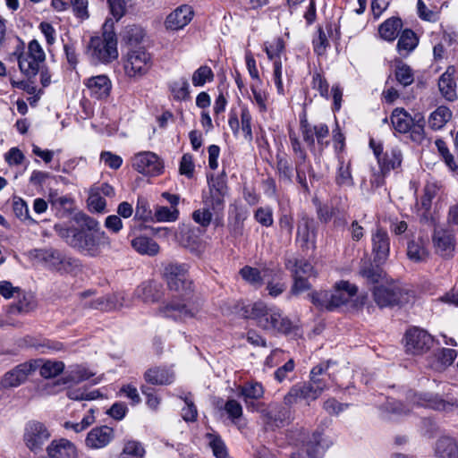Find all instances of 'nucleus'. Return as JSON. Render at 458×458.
Returning <instances> with one entry per match:
<instances>
[{
	"mask_svg": "<svg viewBox=\"0 0 458 458\" xmlns=\"http://www.w3.org/2000/svg\"><path fill=\"white\" fill-rule=\"evenodd\" d=\"M192 17L191 7L187 4L181 5L166 17L165 27L173 30H181L191 21Z\"/></svg>",
	"mask_w": 458,
	"mask_h": 458,
	"instance_id": "nucleus-24",
	"label": "nucleus"
},
{
	"mask_svg": "<svg viewBox=\"0 0 458 458\" xmlns=\"http://www.w3.org/2000/svg\"><path fill=\"white\" fill-rule=\"evenodd\" d=\"M451 117V110L445 106H441L431 113L428 118V124L433 130H440L445 125Z\"/></svg>",
	"mask_w": 458,
	"mask_h": 458,
	"instance_id": "nucleus-45",
	"label": "nucleus"
},
{
	"mask_svg": "<svg viewBox=\"0 0 458 458\" xmlns=\"http://www.w3.org/2000/svg\"><path fill=\"white\" fill-rule=\"evenodd\" d=\"M169 91L176 101L187 100L190 98V85L184 77L174 80L169 83Z\"/></svg>",
	"mask_w": 458,
	"mask_h": 458,
	"instance_id": "nucleus-42",
	"label": "nucleus"
},
{
	"mask_svg": "<svg viewBox=\"0 0 458 458\" xmlns=\"http://www.w3.org/2000/svg\"><path fill=\"white\" fill-rule=\"evenodd\" d=\"M144 454V447L140 442L135 440L127 441L122 453L123 458H141Z\"/></svg>",
	"mask_w": 458,
	"mask_h": 458,
	"instance_id": "nucleus-55",
	"label": "nucleus"
},
{
	"mask_svg": "<svg viewBox=\"0 0 458 458\" xmlns=\"http://www.w3.org/2000/svg\"><path fill=\"white\" fill-rule=\"evenodd\" d=\"M206 438L208 446L212 449L213 454L216 458H226L228 456L227 448L222 438L214 433H207Z\"/></svg>",
	"mask_w": 458,
	"mask_h": 458,
	"instance_id": "nucleus-50",
	"label": "nucleus"
},
{
	"mask_svg": "<svg viewBox=\"0 0 458 458\" xmlns=\"http://www.w3.org/2000/svg\"><path fill=\"white\" fill-rule=\"evenodd\" d=\"M260 328L272 333L289 334L293 328V323L284 317L280 310H277L275 316L270 315V320L263 318L260 321Z\"/></svg>",
	"mask_w": 458,
	"mask_h": 458,
	"instance_id": "nucleus-25",
	"label": "nucleus"
},
{
	"mask_svg": "<svg viewBox=\"0 0 458 458\" xmlns=\"http://www.w3.org/2000/svg\"><path fill=\"white\" fill-rule=\"evenodd\" d=\"M322 393L316 389L311 383H302L293 386L288 394L284 396V403L286 405H293L301 401H305L307 403L316 400Z\"/></svg>",
	"mask_w": 458,
	"mask_h": 458,
	"instance_id": "nucleus-15",
	"label": "nucleus"
},
{
	"mask_svg": "<svg viewBox=\"0 0 458 458\" xmlns=\"http://www.w3.org/2000/svg\"><path fill=\"white\" fill-rule=\"evenodd\" d=\"M94 375L95 373L89 371L87 368L81 365H74L70 367L64 383H80L90 378Z\"/></svg>",
	"mask_w": 458,
	"mask_h": 458,
	"instance_id": "nucleus-46",
	"label": "nucleus"
},
{
	"mask_svg": "<svg viewBox=\"0 0 458 458\" xmlns=\"http://www.w3.org/2000/svg\"><path fill=\"white\" fill-rule=\"evenodd\" d=\"M330 291L314 292L310 294L311 302L320 310H334L333 303L330 299Z\"/></svg>",
	"mask_w": 458,
	"mask_h": 458,
	"instance_id": "nucleus-52",
	"label": "nucleus"
},
{
	"mask_svg": "<svg viewBox=\"0 0 458 458\" xmlns=\"http://www.w3.org/2000/svg\"><path fill=\"white\" fill-rule=\"evenodd\" d=\"M403 22L400 18L392 17L385 21L378 29L380 37L387 41H393L396 38Z\"/></svg>",
	"mask_w": 458,
	"mask_h": 458,
	"instance_id": "nucleus-39",
	"label": "nucleus"
},
{
	"mask_svg": "<svg viewBox=\"0 0 458 458\" xmlns=\"http://www.w3.org/2000/svg\"><path fill=\"white\" fill-rule=\"evenodd\" d=\"M54 229L66 243L87 256L97 257L102 249L110 246V239L105 232L87 233L84 229L61 225H55Z\"/></svg>",
	"mask_w": 458,
	"mask_h": 458,
	"instance_id": "nucleus-2",
	"label": "nucleus"
},
{
	"mask_svg": "<svg viewBox=\"0 0 458 458\" xmlns=\"http://www.w3.org/2000/svg\"><path fill=\"white\" fill-rule=\"evenodd\" d=\"M262 413L265 424L272 428L284 427L291 418L290 410L279 404L269 405Z\"/></svg>",
	"mask_w": 458,
	"mask_h": 458,
	"instance_id": "nucleus-16",
	"label": "nucleus"
},
{
	"mask_svg": "<svg viewBox=\"0 0 458 458\" xmlns=\"http://www.w3.org/2000/svg\"><path fill=\"white\" fill-rule=\"evenodd\" d=\"M13 210L14 215L21 221H30L35 223L30 216L29 208L26 202L20 197L13 199Z\"/></svg>",
	"mask_w": 458,
	"mask_h": 458,
	"instance_id": "nucleus-56",
	"label": "nucleus"
},
{
	"mask_svg": "<svg viewBox=\"0 0 458 458\" xmlns=\"http://www.w3.org/2000/svg\"><path fill=\"white\" fill-rule=\"evenodd\" d=\"M47 458H79L76 445L66 438L54 439L47 447Z\"/></svg>",
	"mask_w": 458,
	"mask_h": 458,
	"instance_id": "nucleus-17",
	"label": "nucleus"
},
{
	"mask_svg": "<svg viewBox=\"0 0 458 458\" xmlns=\"http://www.w3.org/2000/svg\"><path fill=\"white\" fill-rule=\"evenodd\" d=\"M413 122L414 117H411L403 108H395L392 113V125L400 133L410 131Z\"/></svg>",
	"mask_w": 458,
	"mask_h": 458,
	"instance_id": "nucleus-37",
	"label": "nucleus"
},
{
	"mask_svg": "<svg viewBox=\"0 0 458 458\" xmlns=\"http://www.w3.org/2000/svg\"><path fill=\"white\" fill-rule=\"evenodd\" d=\"M135 217L143 221H148L152 218V211L148 200L144 197L138 198L135 208Z\"/></svg>",
	"mask_w": 458,
	"mask_h": 458,
	"instance_id": "nucleus-60",
	"label": "nucleus"
},
{
	"mask_svg": "<svg viewBox=\"0 0 458 458\" xmlns=\"http://www.w3.org/2000/svg\"><path fill=\"white\" fill-rule=\"evenodd\" d=\"M38 361H29L17 365L4 374L1 380L3 388H13L23 384L37 369Z\"/></svg>",
	"mask_w": 458,
	"mask_h": 458,
	"instance_id": "nucleus-13",
	"label": "nucleus"
},
{
	"mask_svg": "<svg viewBox=\"0 0 458 458\" xmlns=\"http://www.w3.org/2000/svg\"><path fill=\"white\" fill-rule=\"evenodd\" d=\"M38 362V369H39V374L45 378H52L57 377L64 369V363L60 360H35Z\"/></svg>",
	"mask_w": 458,
	"mask_h": 458,
	"instance_id": "nucleus-40",
	"label": "nucleus"
},
{
	"mask_svg": "<svg viewBox=\"0 0 458 458\" xmlns=\"http://www.w3.org/2000/svg\"><path fill=\"white\" fill-rule=\"evenodd\" d=\"M114 437V430L107 426L92 428L85 439L86 445L91 449H99L106 446Z\"/></svg>",
	"mask_w": 458,
	"mask_h": 458,
	"instance_id": "nucleus-23",
	"label": "nucleus"
},
{
	"mask_svg": "<svg viewBox=\"0 0 458 458\" xmlns=\"http://www.w3.org/2000/svg\"><path fill=\"white\" fill-rule=\"evenodd\" d=\"M189 267L185 263H168L164 268V277L171 291L178 293L182 297V301L174 299L159 308V313L174 320H184L192 318L195 312L185 303L186 298L192 292L191 281L188 277Z\"/></svg>",
	"mask_w": 458,
	"mask_h": 458,
	"instance_id": "nucleus-1",
	"label": "nucleus"
},
{
	"mask_svg": "<svg viewBox=\"0 0 458 458\" xmlns=\"http://www.w3.org/2000/svg\"><path fill=\"white\" fill-rule=\"evenodd\" d=\"M335 182L341 187H352L353 185L350 162L339 161Z\"/></svg>",
	"mask_w": 458,
	"mask_h": 458,
	"instance_id": "nucleus-48",
	"label": "nucleus"
},
{
	"mask_svg": "<svg viewBox=\"0 0 458 458\" xmlns=\"http://www.w3.org/2000/svg\"><path fill=\"white\" fill-rule=\"evenodd\" d=\"M136 295L144 302H154L161 297V285L155 281L142 283L136 290Z\"/></svg>",
	"mask_w": 458,
	"mask_h": 458,
	"instance_id": "nucleus-33",
	"label": "nucleus"
},
{
	"mask_svg": "<svg viewBox=\"0 0 458 458\" xmlns=\"http://www.w3.org/2000/svg\"><path fill=\"white\" fill-rule=\"evenodd\" d=\"M20 71L29 79L34 78L44 66V62L32 59L30 55L21 53L17 55Z\"/></svg>",
	"mask_w": 458,
	"mask_h": 458,
	"instance_id": "nucleus-36",
	"label": "nucleus"
},
{
	"mask_svg": "<svg viewBox=\"0 0 458 458\" xmlns=\"http://www.w3.org/2000/svg\"><path fill=\"white\" fill-rule=\"evenodd\" d=\"M277 310V308L268 307L263 302H255L252 305L246 306L243 309V316L246 318L255 320L257 326L260 327V321L263 318H267V321H269L270 315H273L274 317Z\"/></svg>",
	"mask_w": 458,
	"mask_h": 458,
	"instance_id": "nucleus-27",
	"label": "nucleus"
},
{
	"mask_svg": "<svg viewBox=\"0 0 458 458\" xmlns=\"http://www.w3.org/2000/svg\"><path fill=\"white\" fill-rule=\"evenodd\" d=\"M124 72L130 78H140L150 70L152 66L151 55L143 47L128 51L124 60Z\"/></svg>",
	"mask_w": 458,
	"mask_h": 458,
	"instance_id": "nucleus-7",
	"label": "nucleus"
},
{
	"mask_svg": "<svg viewBox=\"0 0 458 458\" xmlns=\"http://www.w3.org/2000/svg\"><path fill=\"white\" fill-rule=\"evenodd\" d=\"M290 141L293 151L295 155V170L297 182L301 184L302 189L306 191H309V186L306 179V172L313 175V168L311 165L307 162L308 157L306 151L301 148L299 139L294 133H290Z\"/></svg>",
	"mask_w": 458,
	"mask_h": 458,
	"instance_id": "nucleus-10",
	"label": "nucleus"
},
{
	"mask_svg": "<svg viewBox=\"0 0 458 458\" xmlns=\"http://www.w3.org/2000/svg\"><path fill=\"white\" fill-rule=\"evenodd\" d=\"M418 45L416 34L411 30H404L397 42V51L401 55H407Z\"/></svg>",
	"mask_w": 458,
	"mask_h": 458,
	"instance_id": "nucleus-43",
	"label": "nucleus"
},
{
	"mask_svg": "<svg viewBox=\"0 0 458 458\" xmlns=\"http://www.w3.org/2000/svg\"><path fill=\"white\" fill-rule=\"evenodd\" d=\"M144 378L146 382L151 385H169L174 380V374L167 368L154 367L145 372Z\"/></svg>",
	"mask_w": 458,
	"mask_h": 458,
	"instance_id": "nucleus-30",
	"label": "nucleus"
},
{
	"mask_svg": "<svg viewBox=\"0 0 458 458\" xmlns=\"http://www.w3.org/2000/svg\"><path fill=\"white\" fill-rule=\"evenodd\" d=\"M371 240L374 263H385L390 251V239L387 233L381 228H377L372 233Z\"/></svg>",
	"mask_w": 458,
	"mask_h": 458,
	"instance_id": "nucleus-18",
	"label": "nucleus"
},
{
	"mask_svg": "<svg viewBox=\"0 0 458 458\" xmlns=\"http://www.w3.org/2000/svg\"><path fill=\"white\" fill-rule=\"evenodd\" d=\"M329 368V361L320 363L310 371V383L321 393L328 387L329 374L327 372Z\"/></svg>",
	"mask_w": 458,
	"mask_h": 458,
	"instance_id": "nucleus-35",
	"label": "nucleus"
},
{
	"mask_svg": "<svg viewBox=\"0 0 458 458\" xmlns=\"http://www.w3.org/2000/svg\"><path fill=\"white\" fill-rule=\"evenodd\" d=\"M89 96L97 99L106 98L112 89V82L106 75H98L87 79L84 81Z\"/></svg>",
	"mask_w": 458,
	"mask_h": 458,
	"instance_id": "nucleus-21",
	"label": "nucleus"
},
{
	"mask_svg": "<svg viewBox=\"0 0 458 458\" xmlns=\"http://www.w3.org/2000/svg\"><path fill=\"white\" fill-rule=\"evenodd\" d=\"M395 78L397 81L404 87L411 85L414 81L411 69L407 64H403L396 67Z\"/></svg>",
	"mask_w": 458,
	"mask_h": 458,
	"instance_id": "nucleus-59",
	"label": "nucleus"
},
{
	"mask_svg": "<svg viewBox=\"0 0 458 458\" xmlns=\"http://www.w3.org/2000/svg\"><path fill=\"white\" fill-rule=\"evenodd\" d=\"M357 286L347 281H342L336 284L334 289L330 291V299L334 309L349 301V300L357 293Z\"/></svg>",
	"mask_w": 458,
	"mask_h": 458,
	"instance_id": "nucleus-26",
	"label": "nucleus"
},
{
	"mask_svg": "<svg viewBox=\"0 0 458 458\" xmlns=\"http://www.w3.org/2000/svg\"><path fill=\"white\" fill-rule=\"evenodd\" d=\"M240 275L246 282L252 285L260 286L262 284V276L258 268L245 266L240 270Z\"/></svg>",
	"mask_w": 458,
	"mask_h": 458,
	"instance_id": "nucleus-57",
	"label": "nucleus"
},
{
	"mask_svg": "<svg viewBox=\"0 0 458 458\" xmlns=\"http://www.w3.org/2000/svg\"><path fill=\"white\" fill-rule=\"evenodd\" d=\"M313 131L315 132V138L322 151L324 148L329 144V141L327 140L329 135V129L327 124L318 123L314 125Z\"/></svg>",
	"mask_w": 458,
	"mask_h": 458,
	"instance_id": "nucleus-64",
	"label": "nucleus"
},
{
	"mask_svg": "<svg viewBox=\"0 0 458 458\" xmlns=\"http://www.w3.org/2000/svg\"><path fill=\"white\" fill-rule=\"evenodd\" d=\"M432 243L437 255L444 259H451L456 247L454 231L450 227H436L432 233Z\"/></svg>",
	"mask_w": 458,
	"mask_h": 458,
	"instance_id": "nucleus-9",
	"label": "nucleus"
},
{
	"mask_svg": "<svg viewBox=\"0 0 458 458\" xmlns=\"http://www.w3.org/2000/svg\"><path fill=\"white\" fill-rule=\"evenodd\" d=\"M437 458H458V445L451 437H441L436 444Z\"/></svg>",
	"mask_w": 458,
	"mask_h": 458,
	"instance_id": "nucleus-38",
	"label": "nucleus"
},
{
	"mask_svg": "<svg viewBox=\"0 0 458 458\" xmlns=\"http://www.w3.org/2000/svg\"><path fill=\"white\" fill-rule=\"evenodd\" d=\"M213 210L211 208L207 207L204 205L203 208L195 210L192 214L193 220L199 224L200 225L207 227L209 225L212 216H213Z\"/></svg>",
	"mask_w": 458,
	"mask_h": 458,
	"instance_id": "nucleus-63",
	"label": "nucleus"
},
{
	"mask_svg": "<svg viewBox=\"0 0 458 458\" xmlns=\"http://www.w3.org/2000/svg\"><path fill=\"white\" fill-rule=\"evenodd\" d=\"M381 264L364 261L360 265L359 274L368 283L380 284L386 280V274L380 267Z\"/></svg>",
	"mask_w": 458,
	"mask_h": 458,
	"instance_id": "nucleus-29",
	"label": "nucleus"
},
{
	"mask_svg": "<svg viewBox=\"0 0 458 458\" xmlns=\"http://www.w3.org/2000/svg\"><path fill=\"white\" fill-rule=\"evenodd\" d=\"M321 441V435L314 433L306 444V452L310 458H320L324 454L326 447Z\"/></svg>",
	"mask_w": 458,
	"mask_h": 458,
	"instance_id": "nucleus-51",
	"label": "nucleus"
},
{
	"mask_svg": "<svg viewBox=\"0 0 458 458\" xmlns=\"http://www.w3.org/2000/svg\"><path fill=\"white\" fill-rule=\"evenodd\" d=\"M285 266L286 268L291 271L293 276H301L306 278L316 276V272L313 266L305 259H288Z\"/></svg>",
	"mask_w": 458,
	"mask_h": 458,
	"instance_id": "nucleus-34",
	"label": "nucleus"
},
{
	"mask_svg": "<svg viewBox=\"0 0 458 458\" xmlns=\"http://www.w3.org/2000/svg\"><path fill=\"white\" fill-rule=\"evenodd\" d=\"M88 53L96 62L107 64L118 57L117 40L114 31H104L102 36L90 38Z\"/></svg>",
	"mask_w": 458,
	"mask_h": 458,
	"instance_id": "nucleus-4",
	"label": "nucleus"
},
{
	"mask_svg": "<svg viewBox=\"0 0 458 458\" xmlns=\"http://www.w3.org/2000/svg\"><path fill=\"white\" fill-rule=\"evenodd\" d=\"M254 218L258 223H259L263 226H271L274 222L273 210L269 207H260L256 210L254 214Z\"/></svg>",
	"mask_w": 458,
	"mask_h": 458,
	"instance_id": "nucleus-62",
	"label": "nucleus"
},
{
	"mask_svg": "<svg viewBox=\"0 0 458 458\" xmlns=\"http://www.w3.org/2000/svg\"><path fill=\"white\" fill-rule=\"evenodd\" d=\"M372 296L375 303L381 309L403 306L413 298L411 291L398 283L387 280L373 288Z\"/></svg>",
	"mask_w": 458,
	"mask_h": 458,
	"instance_id": "nucleus-3",
	"label": "nucleus"
},
{
	"mask_svg": "<svg viewBox=\"0 0 458 458\" xmlns=\"http://www.w3.org/2000/svg\"><path fill=\"white\" fill-rule=\"evenodd\" d=\"M276 170L279 179L285 183L293 182V169L289 159L284 156H276Z\"/></svg>",
	"mask_w": 458,
	"mask_h": 458,
	"instance_id": "nucleus-47",
	"label": "nucleus"
},
{
	"mask_svg": "<svg viewBox=\"0 0 458 458\" xmlns=\"http://www.w3.org/2000/svg\"><path fill=\"white\" fill-rule=\"evenodd\" d=\"M263 394V386L258 382L246 383L239 388V395L244 398L246 403L249 399H259Z\"/></svg>",
	"mask_w": 458,
	"mask_h": 458,
	"instance_id": "nucleus-49",
	"label": "nucleus"
},
{
	"mask_svg": "<svg viewBox=\"0 0 458 458\" xmlns=\"http://www.w3.org/2000/svg\"><path fill=\"white\" fill-rule=\"evenodd\" d=\"M296 234V241L301 248H315L316 228L313 219L303 216L298 223Z\"/></svg>",
	"mask_w": 458,
	"mask_h": 458,
	"instance_id": "nucleus-19",
	"label": "nucleus"
},
{
	"mask_svg": "<svg viewBox=\"0 0 458 458\" xmlns=\"http://www.w3.org/2000/svg\"><path fill=\"white\" fill-rule=\"evenodd\" d=\"M132 167L139 173L155 176L162 173L164 166L160 158L153 152H140L134 156Z\"/></svg>",
	"mask_w": 458,
	"mask_h": 458,
	"instance_id": "nucleus-12",
	"label": "nucleus"
},
{
	"mask_svg": "<svg viewBox=\"0 0 458 458\" xmlns=\"http://www.w3.org/2000/svg\"><path fill=\"white\" fill-rule=\"evenodd\" d=\"M185 406L182 409V417L185 421H195L198 415L197 408L193 403L191 394L181 396Z\"/></svg>",
	"mask_w": 458,
	"mask_h": 458,
	"instance_id": "nucleus-58",
	"label": "nucleus"
},
{
	"mask_svg": "<svg viewBox=\"0 0 458 458\" xmlns=\"http://www.w3.org/2000/svg\"><path fill=\"white\" fill-rule=\"evenodd\" d=\"M123 306V297L114 293L107 297H99L92 301L90 307L101 310H117Z\"/></svg>",
	"mask_w": 458,
	"mask_h": 458,
	"instance_id": "nucleus-41",
	"label": "nucleus"
},
{
	"mask_svg": "<svg viewBox=\"0 0 458 458\" xmlns=\"http://www.w3.org/2000/svg\"><path fill=\"white\" fill-rule=\"evenodd\" d=\"M208 183V195L203 199L205 206L212 208L214 214L218 215L225 208V197L227 194L226 175L223 172L215 176L210 174L207 175Z\"/></svg>",
	"mask_w": 458,
	"mask_h": 458,
	"instance_id": "nucleus-5",
	"label": "nucleus"
},
{
	"mask_svg": "<svg viewBox=\"0 0 458 458\" xmlns=\"http://www.w3.org/2000/svg\"><path fill=\"white\" fill-rule=\"evenodd\" d=\"M179 216L177 208L157 206L154 217L157 222H174Z\"/></svg>",
	"mask_w": 458,
	"mask_h": 458,
	"instance_id": "nucleus-53",
	"label": "nucleus"
},
{
	"mask_svg": "<svg viewBox=\"0 0 458 458\" xmlns=\"http://www.w3.org/2000/svg\"><path fill=\"white\" fill-rule=\"evenodd\" d=\"M402 153L396 148H393L390 152H386L383 158H379V165L381 173L386 174L392 169H395L401 165Z\"/></svg>",
	"mask_w": 458,
	"mask_h": 458,
	"instance_id": "nucleus-44",
	"label": "nucleus"
},
{
	"mask_svg": "<svg viewBox=\"0 0 458 458\" xmlns=\"http://www.w3.org/2000/svg\"><path fill=\"white\" fill-rule=\"evenodd\" d=\"M50 437L51 432L44 423L30 420L25 424L22 440L25 446L32 453H40Z\"/></svg>",
	"mask_w": 458,
	"mask_h": 458,
	"instance_id": "nucleus-6",
	"label": "nucleus"
},
{
	"mask_svg": "<svg viewBox=\"0 0 458 458\" xmlns=\"http://www.w3.org/2000/svg\"><path fill=\"white\" fill-rule=\"evenodd\" d=\"M427 240L422 237L411 239L407 243L408 259L413 262H425L429 258Z\"/></svg>",
	"mask_w": 458,
	"mask_h": 458,
	"instance_id": "nucleus-28",
	"label": "nucleus"
},
{
	"mask_svg": "<svg viewBox=\"0 0 458 458\" xmlns=\"http://www.w3.org/2000/svg\"><path fill=\"white\" fill-rule=\"evenodd\" d=\"M433 344V337L425 330L412 327L405 334L406 352L419 355L428 352Z\"/></svg>",
	"mask_w": 458,
	"mask_h": 458,
	"instance_id": "nucleus-11",
	"label": "nucleus"
},
{
	"mask_svg": "<svg viewBox=\"0 0 458 458\" xmlns=\"http://www.w3.org/2000/svg\"><path fill=\"white\" fill-rule=\"evenodd\" d=\"M284 49L283 39L277 38L269 45H266L265 51L270 60H274V81L279 94H284V86L282 81V63L280 54Z\"/></svg>",
	"mask_w": 458,
	"mask_h": 458,
	"instance_id": "nucleus-14",
	"label": "nucleus"
},
{
	"mask_svg": "<svg viewBox=\"0 0 458 458\" xmlns=\"http://www.w3.org/2000/svg\"><path fill=\"white\" fill-rule=\"evenodd\" d=\"M131 245L140 255L153 257L158 254L160 247L157 242L147 236H137L131 241Z\"/></svg>",
	"mask_w": 458,
	"mask_h": 458,
	"instance_id": "nucleus-32",
	"label": "nucleus"
},
{
	"mask_svg": "<svg viewBox=\"0 0 458 458\" xmlns=\"http://www.w3.org/2000/svg\"><path fill=\"white\" fill-rule=\"evenodd\" d=\"M458 71L454 66H448L446 71L440 76L438 88L442 96L448 101L457 98L456 77Z\"/></svg>",
	"mask_w": 458,
	"mask_h": 458,
	"instance_id": "nucleus-22",
	"label": "nucleus"
},
{
	"mask_svg": "<svg viewBox=\"0 0 458 458\" xmlns=\"http://www.w3.org/2000/svg\"><path fill=\"white\" fill-rule=\"evenodd\" d=\"M213 79L214 73L211 68L208 65H202L193 72L191 81L195 87H201L207 81H212Z\"/></svg>",
	"mask_w": 458,
	"mask_h": 458,
	"instance_id": "nucleus-54",
	"label": "nucleus"
},
{
	"mask_svg": "<svg viewBox=\"0 0 458 458\" xmlns=\"http://www.w3.org/2000/svg\"><path fill=\"white\" fill-rule=\"evenodd\" d=\"M15 299L17 301L9 307V313L12 315L27 314L36 308L35 297L30 293L21 291Z\"/></svg>",
	"mask_w": 458,
	"mask_h": 458,
	"instance_id": "nucleus-31",
	"label": "nucleus"
},
{
	"mask_svg": "<svg viewBox=\"0 0 458 458\" xmlns=\"http://www.w3.org/2000/svg\"><path fill=\"white\" fill-rule=\"evenodd\" d=\"M30 257L55 271H67L72 265L70 258L55 249H36L30 251Z\"/></svg>",
	"mask_w": 458,
	"mask_h": 458,
	"instance_id": "nucleus-8",
	"label": "nucleus"
},
{
	"mask_svg": "<svg viewBox=\"0 0 458 458\" xmlns=\"http://www.w3.org/2000/svg\"><path fill=\"white\" fill-rule=\"evenodd\" d=\"M30 345L33 346L38 352L41 353H47L52 351H60L63 347L62 344L52 342L47 339L44 340H32Z\"/></svg>",
	"mask_w": 458,
	"mask_h": 458,
	"instance_id": "nucleus-61",
	"label": "nucleus"
},
{
	"mask_svg": "<svg viewBox=\"0 0 458 458\" xmlns=\"http://www.w3.org/2000/svg\"><path fill=\"white\" fill-rule=\"evenodd\" d=\"M248 210L245 207L238 204L231 205L229 208L228 229L234 238L243 233L244 221L248 217Z\"/></svg>",
	"mask_w": 458,
	"mask_h": 458,
	"instance_id": "nucleus-20",
	"label": "nucleus"
}]
</instances>
